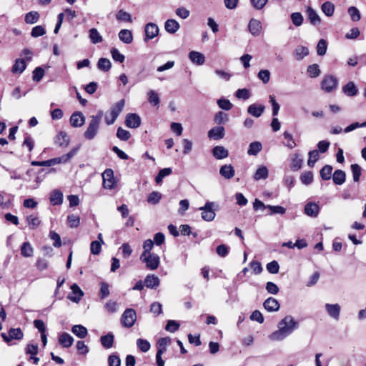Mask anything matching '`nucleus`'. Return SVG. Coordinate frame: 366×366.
<instances>
[{"label":"nucleus","mask_w":366,"mask_h":366,"mask_svg":"<svg viewBox=\"0 0 366 366\" xmlns=\"http://www.w3.org/2000/svg\"><path fill=\"white\" fill-rule=\"evenodd\" d=\"M67 222L71 228H76L80 223V218L75 214H69L67 217Z\"/></svg>","instance_id":"55"},{"label":"nucleus","mask_w":366,"mask_h":366,"mask_svg":"<svg viewBox=\"0 0 366 366\" xmlns=\"http://www.w3.org/2000/svg\"><path fill=\"white\" fill-rule=\"evenodd\" d=\"M308 161H307V165L310 167H313L315 162L319 159L320 158V154L319 152L316 149L309 152L308 153Z\"/></svg>","instance_id":"47"},{"label":"nucleus","mask_w":366,"mask_h":366,"mask_svg":"<svg viewBox=\"0 0 366 366\" xmlns=\"http://www.w3.org/2000/svg\"><path fill=\"white\" fill-rule=\"evenodd\" d=\"M309 54V49L307 46L299 45L294 50V56L296 60L301 61Z\"/></svg>","instance_id":"24"},{"label":"nucleus","mask_w":366,"mask_h":366,"mask_svg":"<svg viewBox=\"0 0 366 366\" xmlns=\"http://www.w3.org/2000/svg\"><path fill=\"white\" fill-rule=\"evenodd\" d=\"M333 182L337 185H342L345 182L346 174L345 172L341 169L335 171L332 176Z\"/></svg>","instance_id":"31"},{"label":"nucleus","mask_w":366,"mask_h":366,"mask_svg":"<svg viewBox=\"0 0 366 366\" xmlns=\"http://www.w3.org/2000/svg\"><path fill=\"white\" fill-rule=\"evenodd\" d=\"M70 139L66 132L61 131L56 135L54 143L60 147H66L69 145Z\"/></svg>","instance_id":"15"},{"label":"nucleus","mask_w":366,"mask_h":366,"mask_svg":"<svg viewBox=\"0 0 366 366\" xmlns=\"http://www.w3.org/2000/svg\"><path fill=\"white\" fill-rule=\"evenodd\" d=\"M117 19L119 21H123L127 22H131L132 21V16L130 14H129L127 11H124V10H119L117 15H116Z\"/></svg>","instance_id":"61"},{"label":"nucleus","mask_w":366,"mask_h":366,"mask_svg":"<svg viewBox=\"0 0 366 366\" xmlns=\"http://www.w3.org/2000/svg\"><path fill=\"white\" fill-rule=\"evenodd\" d=\"M332 167L330 165H325L324 166L320 172V177L323 180H329L331 178L332 176Z\"/></svg>","instance_id":"45"},{"label":"nucleus","mask_w":366,"mask_h":366,"mask_svg":"<svg viewBox=\"0 0 366 366\" xmlns=\"http://www.w3.org/2000/svg\"><path fill=\"white\" fill-rule=\"evenodd\" d=\"M342 92L348 97L357 95L358 89L353 81H350L342 87Z\"/></svg>","instance_id":"32"},{"label":"nucleus","mask_w":366,"mask_h":366,"mask_svg":"<svg viewBox=\"0 0 366 366\" xmlns=\"http://www.w3.org/2000/svg\"><path fill=\"white\" fill-rule=\"evenodd\" d=\"M124 107V100L122 99L117 103H115L112 107L110 110V116L112 119H109V116H105V122L107 125H111L114 123L116 119H117L119 114L122 112L123 108Z\"/></svg>","instance_id":"3"},{"label":"nucleus","mask_w":366,"mask_h":366,"mask_svg":"<svg viewBox=\"0 0 366 366\" xmlns=\"http://www.w3.org/2000/svg\"><path fill=\"white\" fill-rule=\"evenodd\" d=\"M49 199L53 205H59L62 203L63 194L59 190L55 189L51 192Z\"/></svg>","instance_id":"35"},{"label":"nucleus","mask_w":366,"mask_h":366,"mask_svg":"<svg viewBox=\"0 0 366 366\" xmlns=\"http://www.w3.org/2000/svg\"><path fill=\"white\" fill-rule=\"evenodd\" d=\"M24 334L20 328H11L9 331V335L1 333V337L6 342H10L12 340H21Z\"/></svg>","instance_id":"11"},{"label":"nucleus","mask_w":366,"mask_h":366,"mask_svg":"<svg viewBox=\"0 0 366 366\" xmlns=\"http://www.w3.org/2000/svg\"><path fill=\"white\" fill-rule=\"evenodd\" d=\"M162 199V194L159 192H152L147 197V202L155 205L158 204Z\"/></svg>","instance_id":"53"},{"label":"nucleus","mask_w":366,"mask_h":366,"mask_svg":"<svg viewBox=\"0 0 366 366\" xmlns=\"http://www.w3.org/2000/svg\"><path fill=\"white\" fill-rule=\"evenodd\" d=\"M114 336L112 332L107 333L106 335H103L100 338L102 345L105 349H109L113 347Z\"/></svg>","instance_id":"28"},{"label":"nucleus","mask_w":366,"mask_h":366,"mask_svg":"<svg viewBox=\"0 0 366 366\" xmlns=\"http://www.w3.org/2000/svg\"><path fill=\"white\" fill-rule=\"evenodd\" d=\"M111 55L115 61H118L119 63L124 62L125 59V56L116 48H112L111 49Z\"/></svg>","instance_id":"62"},{"label":"nucleus","mask_w":366,"mask_h":366,"mask_svg":"<svg viewBox=\"0 0 366 366\" xmlns=\"http://www.w3.org/2000/svg\"><path fill=\"white\" fill-rule=\"evenodd\" d=\"M179 24L172 19L167 20L164 24V29L169 34L176 33L179 30Z\"/></svg>","instance_id":"29"},{"label":"nucleus","mask_w":366,"mask_h":366,"mask_svg":"<svg viewBox=\"0 0 366 366\" xmlns=\"http://www.w3.org/2000/svg\"><path fill=\"white\" fill-rule=\"evenodd\" d=\"M321 9L327 16H332L335 11V6L330 1H326L322 4Z\"/></svg>","instance_id":"42"},{"label":"nucleus","mask_w":366,"mask_h":366,"mask_svg":"<svg viewBox=\"0 0 366 366\" xmlns=\"http://www.w3.org/2000/svg\"><path fill=\"white\" fill-rule=\"evenodd\" d=\"M214 120L217 124H223L228 122L229 116L227 113L218 112L215 114Z\"/></svg>","instance_id":"51"},{"label":"nucleus","mask_w":366,"mask_h":366,"mask_svg":"<svg viewBox=\"0 0 366 366\" xmlns=\"http://www.w3.org/2000/svg\"><path fill=\"white\" fill-rule=\"evenodd\" d=\"M172 169L169 167L160 169L155 177L156 183L160 184L165 177L169 176V174H172Z\"/></svg>","instance_id":"48"},{"label":"nucleus","mask_w":366,"mask_h":366,"mask_svg":"<svg viewBox=\"0 0 366 366\" xmlns=\"http://www.w3.org/2000/svg\"><path fill=\"white\" fill-rule=\"evenodd\" d=\"M147 288L156 289L160 284L159 278L154 274H147L144 281Z\"/></svg>","instance_id":"19"},{"label":"nucleus","mask_w":366,"mask_h":366,"mask_svg":"<svg viewBox=\"0 0 366 366\" xmlns=\"http://www.w3.org/2000/svg\"><path fill=\"white\" fill-rule=\"evenodd\" d=\"M298 326V322L292 315H287L279 322L278 330L272 332L269 338L272 341H282L297 330Z\"/></svg>","instance_id":"1"},{"label":"nucleus","mask_w":366,"mask_h":366,"mask_svg":"<svg viewBox=\"0 0 366 366\" xmlns=\"http://www.w3.org/2000/svg\"><path fill=\"white\" fill-rule=\"evenodd\" d=\"M34 250L29 242H24L21 247V254L25 257H31Z\"/></svg>","instance_id":"49"},{"label":"nucleus","mask_w":366,"mask_h":366,"mask_svg":"<svg viewBox=\"0 0 366 366\" xmlns=\"http://www.w3.org/2000/svg\"><path fill=\"white\" fill-rule=\"evenodd\" d=\"M85 122V118L81 112H75L73 113L70 117V123L74 127H81Z\"/></svg>","instance_id":"16"},{"label":"nucleus","mask_w":366,"mask_h":366,"mask_svg":"<svg viewBox=\"0 0 366 366\" xmlns=\"http://www.w3.org/2000/svg\"><path fill=\"white\" fill-rule=\"evenodd\" d=\"M320 212V207L314 202H309L305 206V213L309 217H317Z\"/></svg>","instance_id":"18"},{"label":"nucleus","mask_w":366,"mask_h":366,"mask_svg":"<svg viewBox=\"0 0 366 366\" xmlns=\"http://www.w3.org/2000/svg\"><path fill=\"white\" fill-rule=\"evenodd\" d=\"M351 170L352 172L354 182H359L362 171L360 166H359L357 164H353L351 165Z\"/></svg>","instance_id":"57"},{"label":"nucleus","mask_w":366,"mask_h":366,"mask_svg":"<svg viewBox=\"0 0 366 366\" xmlns=\"http://www.w3.org/2000/svg\"><path fill=\"white\" fill-rule=\"evenodd\" d=\"M248 28L251 34L257 36L260 34L262 29V24L259 20L252 19L249 22Z\"/></svg>","instance_id":"21"},{"label":"nucleus","mask_w":366,"mask_h":366,"mask_svg":"<svg viewBox=\"0 0 366 366\" xmlns=\"http://www.w3.org/2000/svg\"><path fill=\"white\" fill-rule=\"evenodd\" d=\"M268 177V169L265 166L259 167L254 174V179L257 181L264 179Z\"/></svg>","instance_id":"39"},{"label":"nucleus","mask_w":366,"mask_h":366,"mask_svg":"<svg viewBox=\"0 0 366 366\" xmlns=\"http://www.w3.org/2000/svg\"><path fill=\"white\" fill-rule=\"evenodd\" d=\"M325 310L327 315L332 319L338 320L340 318L341 307L339 304H325Z\"/></svg>","instance_id":"12"},{"label":"nucleus","mask_w":366,"mask_h":366,"mask_svg":"<svg viewBox=\"0 0 366 366\" xmlns=\"http://www.w3.org/2000/svg\"><path fill=\"white\" fill-rule=\"evenodd\" d=\"M219 174L224 178L230 179L234 176L235 171L231 164H224L220 167Z\"/></svg>","instance_id":"23"},{"label":"nucleus","mask_w":366,"mask_h":366,"mask_svg":"<svg viewBox=\"0 0 366 366\" xmlns=\"http://www.w3.org/2000/svg\"><path fill=\"white\" fill-rule=\"evenodd\" d=\"M159 33V27L154 23H148L145 26V40H149L154 38Z\"/></svg>","instance_id":"17"},{"label":"nucleus","mask_w":366,"mask_h":366,"mask_svg":"<svg viewBox=\"0 0 366 366\" xmlns=\"http://www.w3.org/2000/svg\"><path fill=\"white\" fill-rule=\"evenodd\" d=\"M266 268H267V270L269 273H271V274H277L279 272L280 265H279V263L277 261L273 260V261L269 262L268 264H267Z\"/></svg>","instance_id":"64"},{"label":"nucleus","mask_w":366,"mask_h":366,"mask_svg":"<svg viewBox=\"0 0 366 366\" xmlns=\"http://www.w3.org/2000/svg\"><path fill=\"white\" fill-rule=\"evenodd\" d=\"M214 203L212 202H207L204 206L201 207L199 210L202 211V218L207 222L212 221L216 216L214 209Z\"/></svg>","instance_id":"6"},{"label":"nucleus","mask_w":366,"mask_h":366,"mask_svg":"<svg viewBox=\"0 0 366 366\" xmlns=\"http://www.w3.org/2000/svg\"><path fill=\"white\" fill-rule=\"evenodd\" d=\"M283 137L284 139L287 140V142L285 144V145L287 147H288L289 149H293L296 147L297 144L291 133H290L287 131H285L283 133Z\"/></svg>","instance_id":"50"},{"label":"nucleus","mask_w":366,"mask_h":366,"mask_svg":"<svg viewBox=\"0 0 366 366\" xmlns=\"http://www.w3.org/2000/svg\"><path fill=\"white\" fill-rule=\"evenodd\" d=\"M212 154L217 159H222L229 156V152L222 146H216L212 149Z\"/></svg>","instance_id":"25"},{"label":"nucleus","mask_w":366,"mask_h":366,"mask_svg":"<svg viewBox=\"0 0 366 366\" xmlns=\"http://www.w3.org/2000/svg\"><path fill=\"white\" fill-rule=\"evenodd\" d=\"M327 49V41L322 39H320L317 45V53L319 56H323L326 54Z\"/></svg>","instance_id":"56"},{"label":"nucleus","mask_w":366,"mask_h":366,"mask_svg":"<svg viewBox=\"0 0 366 366\" xmlns=\"http://www.w3.org/2000/svg\"><path fill=\"white\" fill-rule=\"evenodd\" d=\"M307 71L309 74V76L312 78L317 77L320 74V69L319 66L316 64L310 65L307 67Z\"/></svg>","instance_id":"59"},{"label":"nucleus","mask_w":366,"mask_h":366,"mask_svg":"<svg viewBox=\"0 0 366 366\" xmlns=\"http://www.w3.org/2000/svg\"><path fill=\"white\" fill-rule=\"evenodd\" d=\"M97 67L101 71H108L112 67V63L107 58H100L97 63Z\"/></svg>","instance_id":"41"},{"label":"nucleus","mask_w":366,"mask_h":366,"mask_svg":"<svg viewBox=\"0 0 366 366\" xmlns=\"http://www.w3.org/2000/svg\"><path fill=\"white\" fill-rule=\"evenodd\" d=\"M224 134L225 132L223 127H214L208 132V137L215 140L222 139Z\"/></svg>","instance_id":"22"},{"label":"nucleus","mask_w":366,"mask_h":366,"mask_svg":"<svg viewBox=\"0 0 366 366\" xmlns=\"http://www.w3.org/2000/svg\"><path fill=\"white\" fill-rule=\"evenodd\" d=\"M307 14L308 16V19L312 25L317 26L320 24L321 19L318 14L312 7H307Z\"/></svg>","instance_id":"26"},{"label":"nucleus","mask_w":366,"mask_h":366,"mask_svg":"<svg viewBox=\"0 0 366 366\" xmlns=\"http://www.w3.org/2000/svg\"><path fill=\"white\" fill-rule=\"evenodd\" d=\"M46 34V30L42 26H36L31 29V36L34 38L41 36Z\"/></svg>","instance_id":"63"},{"label":"nucleus","mask_w":366,"mask_h":366,"mask_svg":"<svg viewBox=\"0 0 366 366\" xmlns=\"http://www.w3.org/2000/svg\"><path fill=\"white\" fill-rule=\"evenodd\" d=\"M322 89L326 92H331L337 86V79L334 76H325L321 83Z\"/></svg>","instance_id":"8"},{"label":"nucleus","mask_w":366,"mask_h":366,"mask_svg":"<svg viewBox=\"0 0 366 366\" xmlns=\"http://www.w3.org/2000/svg\"><path fill=\"white\" fill-rule=\"evenodd\" d=\"M70 288L71 291L67 298L73 302L78 303L84 296V292L76 283L72 284Z\"/></svg>","instance_id":"9"},{"label":"nucleus","mask_w":366,"mask_h":366,"mask_svg":"<svg viewBox=\"0 0 366 366\" xmlns=\"http://www.w3.org/2000/svg\"><path fill=\"white\" fill-rule=\"evenodd\" d=\"M26 67L25 61L22 59H17L11 68V71L14 74H21Z\"/></svg>","instance_id":"33"},{"label":"nucleus","mask_w":366,"mask_h":366,"mask_svg":"<svg viewBox=\"0 0 366 366\" xmlns=\"http://www.w3.org/2000/svg\"><path fill=\"white\" fill-rule=\"evenodd\" d=\"M137 347L142 352H147L151 347V345L147 340L139 338L137 340Z\"/></svg>","instance_id":"52"},{"label":"nucleus","mask_w":366,"mask_h":366,"mask_svg":"<svg viewBox=\"0 0 366 366\" xmlns=\"http://www.w3.org/2000/svg\"><path fill=\"white\" fill-rule=\"evenodd\" d=\"M119 39L124 44H129L133 41L132 33L129 29H122L119 32Z\"/></svg>","instance_id":"34"},{"label":"nucleus","mask_w":366,"mask_h":366,"mask_svg":"<svg viewBox=\"0 0 366 366\" xmlns=\"http://www.w3.org/2000/svg\"><path fill=\"white\" fill-rule=\"evenodd\" d=\"M39 12L32 11L25 15L24 21L28 24H34L39 21Z\"/></svg>","instance_id":"37"},{"label":"nucleus","mask_w":366,"mask_h":366,"mask_svg":"<svg viewBox=\"0 0 366 366\" xmlns=\"http://www.w3.org/2000/svg\"><path fill=\"white\" fill-rule=\"evenodd\" d=\"M141 119L136 114H128L126 117L125 124L129 128H137L140 126Z\"/></svg>","instance_id":"13"},{"label":"nucleus","mask_w":366,"mask_h":366,"mask_svg":"<svg viewBox=\"0 0 366 366\" xmlns=\"http://www.w3.org/2000/svg\"><path fill=\"white\" fill-rule=\"evenodd\" d=\"M148 102L153 106H159L160 99L159 94L154 90H149L147 92Z\"/></svg>","instance_id":"44"},{"label":"nucleus","mask_w":366,"mask_h":366,"mask_svg":"<svg viewBox=\"0 0 366 366\" xmlns=\"http://www.w3.org/2000/svg\"><path fill=\"white\" fill-rule=\"evenodd\" d=\"M347 12L353 21H358L361 19V14L358 9L355 6H350L347 9Z\"/></svg>","instance_id":"54"},{"label":"nucleus","mask_w":366,"mask_h":366,"mask_svg":"<svg viewBox=\"0 0 366 366\" xmlns=\"http://www.w3.org/2000/svg\"><path fill=\"white\" fill-rule=\"evenodd\" d=\"M102 115V111H99L97 115H92L90 117L91 120L89 122L88 127L84 133V137L85 139L92 140L96 137L99 131Z\"/></svg>","instance_id":"2"},{"label":"nucleus","mask_w":366,"mask_h":366,"mask_svg":"<svg viewBox=\"0 0 366 366\" xmlns=\"http://www.w3.org/2000/svg\"><path fill=\"white\" fill-rule=\"evenodd\" d=\"M140 260L145 263L147 269L149 270L157 269L160 263L159 257L154 253L147 254L144 257L140 256Z\"/></svg>","instance_id":"4"},{"label":"nucleus","mask_w":366,"mask_h":366,"mask_svg":"<svg viewBox=\"0 0 366 366\" xmlns=\"http://www.w3.org/2000/svg\"><path fill=\"white\" fill-rule=\"evenodd\" d=\"M263 306L268 312H272L279 310L280 305L274 297H268L263 303Z\"/></svg>","instance_id":"14"},{"label":"nucleus","mask_w":366,"mask_h":366,"mask_svg":"<svg viewBox=\"0 0 366 366\" xmlns=\"http://www.w3.org/2000/svg\"><path fill=\"white\" fill-rule=\"evenodd\" d=\"M264 109H265V107L264 105L252 104L248 107L247 112L250 115H252L256 118H258L262 116Z\"/></svg>","instance_id":"20"},{"label":"nucleus","mask_w":366,"mask_h":366,"mask_svg":"<svg viewBox=\"0 0 366 366\" xmlns=\"http://www.w3.org/2000/svg\"><path fill=\"white\" fill-rule=\"evenodd\" d=\"M153 247H154V242L152 239H148L145 240L143 243L144 251L142 253L141 256L144 257L147 254H152L151 250L153 248Z\"/></svg>","instance_id":"58"},{"label":"nucleus","mask_w":366,"mask_h":366,"mask_svg":"<svg viewBox=\"0 0 366 366\" xmlns=\"http://www.w3.org/2000/svg\"><path fill=\"white\" fill-rule=\"evenodd\" d=\"M189 58L192 63L197 65H202L205 61L204 56L202 53L194 51L189 53Z\"/></svg>","instance_id":"27"},{"label":"nucleus","mask_w":366,"mask_h":366,"mask_svg":"<svg viewBox=\"0 0 366 366\" xmlns=\"http://www.w3.org/2000/svg\"><path fill=\"white\" fill-rule=\"evenodd\" d=\"M137 320V314L132 308L126 309L121 317V322L125 327H132Z\"/></svg>","instance_id":"5"},{"label":"nucleus","mask_w":366,"mask_h":366,"mask_svg":"<svg viewBox=\"0 0 366 366\" xmlns=\"http://www.w3.org/2000/svg\"><path fill=\"white\" fill-rule=\"evenodd\" d=\"M169 337H162L157 342V352L164 353L167 350V347L170 344Z\"/></svg>","instance_id":"43"},{"label":"nucleus","mask_w":366,"mask_h":366,"mask_svg":"<svg viewBox=\"0 0 366 366\" xmlns=\"http://www.w3.org/2000/svg\"><path fill=\"white\" fill-rule=\"evenodd\" d=\"M59 342L63 347L68 348L72 345L74 338L69 333L64 332L59 336Z\"/></svg>","instance_id":"30"},{"label":"nucleus","mask_w":366,"mask_h":366,"mask_svg":"<svg viewBox=\"0 0 366 366\" xmlns=\"http://www.w3.org/2000/svg\"><path fill=\"white\" fill-rule=\"evenodd\" d=\"M262 149V145L259 142H253L249 144L247 150L249 155L256 156Z\"/></svg>","instance_id":"38"},{"label":"nucleus","mask_w":366,"mask_h":366,"mask_svg":"<svg viewBox=\"0 0 366 366\" xmlns=\"http://www.w3.org/2000/svg\"><path fill=\"white\" fill-rule=\"evenodd\" d=\"M103 186L106 189H111L114 185V172L112 169H107L102 173Z\"/></svg>","instance_id":"10"},{"label":"nucleus","mask_w":366,"mask_h":366,"mask_svg":"<svg viewBox=\"0 0 366 366\" xmlns=\"http://www.w3.org/2000/svg\"><path fill=\"white\" fill-rule=\"evenodd\" d=\"M89 38L93 44H98L102 41V36L97 29L92 28L89 30Z\"/></svg>","instance_id":"46"},{"label":"nucleus","mask_w":366,"mask_h":366,"mask_svg":"<svg viewBox=\"0 0 366 366\" xmlns=\"http://www.w3.org/2000/svg\"><path fill=\"white\" fill-rule=\"evenodd\" d=\"M293 24L296 26H300L303 23V16L300 12H294L290 16Z\"/></svg>","instance_id":"60"},{"label":"nucleus","mask_w":366,"mask_h":366,"mask_svg":"<svg viewBox=\"0 0 366 366\" xmlns=\"http://www.w3.org/2000/svg\"><path fill=\"white\" fill-rule=\"evenodd\" d=\"M302 159L300 158L298 154H294L291 159V169L293 171H298L301 169L302 164Z\"/></svg>","instance_id":"40"},{"label":"nucleus","mask_w":366,"mask_h":366,"mask_svg":"<svg viewBox=\"0 0 366 366\" xmlns=\"http://www.w3.org/2000/svg\"><path fill=\"white\" fill-rule=\"evenodd\" d=\"M79 149V147H75V148L72 149L69 152H68L66 154L62 155L61 157L51 159H50L51 165L54 166L56 164H65V163L69 162L71 160V159L76 154Z\"/></svg>","instance_id":"7"},{"label":"nucleus","mask_w":366,"mask_h":366,"mask_svg":"<svg viewBox=\"0 0 366 366\" xmlns=\"http://www.w3.org/2000/svg\"><path fill=\"white\" fill-rule=\"evenodd\" d=\"M71 332L81 339L84 338L87 335L86 328L81 325H74L71 328Z\"/></svg>","instance_id":"36"}]
</instances>
